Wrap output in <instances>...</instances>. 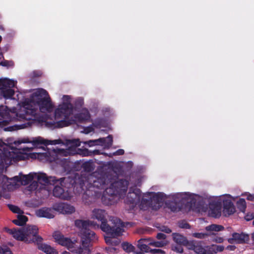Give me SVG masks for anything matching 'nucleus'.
Wrapping results in <instances>:
<instances>
[{"mask_svg": "<svg viewBox=\"0 0 254 254\" xmlns=\"http://www.w3.org/2000/svg\"><path fill=\"white\" fill-rule=\"evenodd\" d=\"M118 177L111 173L99 174L94 172L85 178V181L80 179L79 185L82 190L84 186L88 189L84 193L83 200L87 195H90V191L92 188L104 189L106 188L101 200L106 205H112L117 203L120 198L124 197L126 194L128 186V181L126 179L116 180Z\"/></svg>", "mask_w": 254, "mask_h": 254, "instance_id": "nucleus-1", "label": "nucleus"}, {"mask_svg": "<svg viewBox=\"0 0 254 254\" xmlns=\"http://www.w3.org/2000/svg\"><path fill=\"white\" fill-rule=\"evenodd\" d=\"M38 108L43 113L50 112L53 108L48 92L42 88L38 89L30 95L29 98H26L21 102V110L16 115L19 120L25 122L5 127L4 130L12 131L30 127L34 123Z\"/></svg>", "mask_w": 254, "mask_h": 254, "instance_id": "nucleus-2", "label": "nucleus"}, {"mask_svg": "<svg viewBox=\"0 0 254 254\" xmlns=\"http://www.w3.org/2000/svg\"><path fill=\"white\" fill-rule=\"evenodd\" d=\"M107 213L105 210L95 209L93 211V218L101 222V229L110 237L116 238L122 235L124 228L128 223H124L120 219L113 217L111 221L113 224L111 226L107 223Z\"/></svg>", "mask_w": 254, "mask_h": 254, "instance_id": "nucleus-3", "label": "nucleus"}, {"mask_svg": "<svg viewBox=\"0 0 254 254\" xmlns=\"http://www.w3.org/2000/svg\"><path fill=\"white\" fill-rule=\"evenodd\" d=\"M27 158L25 154L19 152L16 148H10L3 141L0 140V164L7 167L12 162H17L25 160Z\"/></svg>", "mask_w": 254, "mask_h": 254, "instance_id": "nucleus-4", "label": "nucleus"}, {"mask_svg": "<svg viewBox=\"0 0 254 254\" xmlns=\"http://www.w3.org/2000/svg\"><path fill=\"white\" fill-rule=\"evenodd\" d=\"M75 225L80 229L82 246L85 249L88 248L91 242L96 239L95 233L89 229L90 227H94L95 224L90 220H76Z\"/></svg>", "mask_w": 254, "mask_h": 254, "instance_id": "nucleus-5", "label": "nucleus"}, {"mask_svg": "<svg viewBox=\"0 0 254 254\" xmlns=\"http://www.w3.org/2000/svg\"><path fill=\"white\" fill-rule=\"evenodd\" d=\"M73 106L70 103H63L60 105L55 111V117L57 121L56 127H63L71 124V120L68 119L69 116L72 114Z\"/></svg>", "mask_w": 254, "mask_h": 254, "instance_id": "nucleus-6", "label": "nucleus"}, {"mask_svg": "<svg viewBox=\"0 0 254 254\" xmlns=\"http://www.w3.org/2000/svg\"><path fill=\"white\" fill-rule=\"evenodd\" d=\"M35 178H36L40 184L55 185L57 183H59L61 185H65L66 182H69L70 184L74 183L73 180L71 177L61 178L58 179L54 176L48 177L45 173L34 174Z\"/></svg>", "mask_w": 254, "mask_h": 254, "instance_id": "nucleus-7", "label": "nucleus"}, {"mask_svg": "<svg viewBox=\"0 0 254 254\" xmlns=\"http://www.w3.org/2000/svg\"><path fill=\"white\" fill-rule=\"evenodd\" d=\"M16 82L13 80L6 78L0 79V99H2V97L5 99L12 98L15 92L13 88L15 86Z\"/></svg>", "mask_w": 254, "mask_h": 254, "instance_id": "nucleus-8", "label": "nucleus"}, {"mask_svg": "<svg viewBox=\"0 0 254 254\" xmlns=\"http://www.w3.org/2000/svg\"><path fill=\"white\" fill-rule=\"evenodd\" d=\"M74 181V183L70 184L69 182H66L65 185H61L57 183L53 190V195L63 200H69L71 198V195L67 189L73 187L77 184L75 179L71 177Z\"/></svg>", "mask_w": 254, "mask_h": 254, "instance_id": "nucleus-9", "label": "nucleus"}, {"mask_svg": "<svg viewBox=\"0 0 254 254\" xmlns=\"http://www.w3.org/2000/svg\"><path fill=\"white\" fill-rule=\"evenodd\" d=\"M25 235V242L28 244H39L42 242L43 238L38 235V228L35 225H28L23 228Z\"/></svg>", "mask_w": 254, "mask_h": 254, "instance_id": "nucleus-10", "label": "nucleus"}, {"mask_svg": "<svg viewBox=\"0 0 254 254\" xmlns=\"http://www.w3.org/2000/svg\"><path fill=\"white\" fill-rule=\"evenodd\" d=\"M61 142L60 139H55L53 140L45 139L42 137L38 136L37 137L33 138L32 140H30L28 138L23 139L20 141L17 142L18 144L22 143H31L34 146L40 147L41 145H44L47 146L48 145H56L59 144Z\"/></svg>", "mask_w": 254, "mask_h": 254, "instance_id": "nucleus-11", "label": "nucleus"}, {"mask_svg": "<svg viewBox=\"0 0 254 254\" xmlns=\"http://www.w3.org/2000/svg\"><path fill=\"white\" fill-rule=\"evenodd\" d=\"M141 196V192L140 189L130 188L125 201L126 203L132 204L134 206L140 202Z\"/></svg>", "mask_w": 254, "mask_h": 254, "instance_id": "nucleus-12", "label": "nucleus"}, {"mask_svg": "<svg viewBox=\"0 0 254 254\" xmlns=\"http://www.w3.org/2000/svg\"><path fill=\"white\" fill-rule=\"evenodd\" d=\"M53 237L59 245L66 247L70 252H74L75 244L70 239L64 237L60 232H55L53 234Z\"/></svg>", "mask_w": 254, "mask_h": 254, "instance_id": "nucleus-13", "label": "nucleus"}, {"mask_svg": "<svg viewBox=\"0 0 254 254\" xmlns=\"http://www.w3.org/2000/svg\"><path fill=\"white\" fill-rule=\"evenodd\" d=\"M209 214L214 218H218L221 214L222 202L220 200H211L209 204Z\"/></svg>", "mask_w": 254, "mask_h": 254, "instance_id": "nucleus-14", "label": "nucleus"}, {"mask_svg": "<svg viewBox=\"0 0 254 254\" xmlns=\"http://www.w3.org/2000/svg\"><path fill=\"white\" fill-rule=\"evenodd\" d=\"M249 241V236L243 233H234L232 237L228 239V243L231 244L248 243Z\"/></svg>", "mask_w": 254, "mask_h": 254, "instance_id": "nucleus-15", "label": "nucleus"}, {"mask_svg": "<svg viewBox=\"0 0 254 254\" xmlns=\"http://www.w3.org/2000/svg\"><path fill=\"white\" fill-rule=\"evenodd\" d=\"M54 205L53 207H42L36 211V215L39 217H44L48 219H52L55 217Z\"/></svg>", "mask_w": 254, "mask_h": 254, "instance_id": "nucleus-16", "label": "nucleus"}, {"mask_svg": "<svg viewBox=\"0 0 254 254\" xmlns=\"http://www.w3.org/2000/svg\"><path fill=\"white\" fill-rule=\"evenodd\" d=\"M54 209L63 214H71L75 211L73 206L66 203H56L54 205Z\"/></svg>", "mask_w": 254, "mask_h": 254, "instance_id": "nucleus-17", "label": "nucleus"}, {"mask_svg": "<svg viewBox=\"0 0 254 254\" xmlns=\"http://www.w3.org/2000/svg\"><path fill=\"white\" fill-rule=\"evenodd\" d=\"M223 213L225 216H229L235 212V207L232 200L228 198H223L222 200Z\"/></svg>", "mask_w": 254, "mask_h": 254, "instance_id": "nucleus-18", "label": "nucleus"}, {"mask_svg": "<svg viewBox=\"0 0 254 254\" xmlns=\"http://www.w3.org/2000/svg\"><path fill=\"white\" fill-rule=\"evenodd\" d=\"M151 207L154 210L159 209L162 203V196L161 194L156 193L150 197Z\"/></svg>", "mask_w": 254, "mask_h": 254, "instance_id": "nucleus-19", "label": "nucleus"}, {"mask_svg": "<svg viewBox=\"0 0 254 254\" xmlns=\"http://www.w3.org/2000/svg\"><path fill=\"white\" fill-rule=\"evenodd\" d=\"M74 118L79 123L87 121L90 118V113L87 109H83L74 115Z\"/></svg>", "mask_w": 254, "mask_h": 254, "instance_id": "nucleus-20", "label": "nucleus"}, {"mask_svg": "<svg viewBox=\"0 0 254 254\" xmlns=\"http://www.w3.org/2000/svg\"><path fill=\"white\" fill-rule=\"evenodd\" d=\"M34 178V174H29L23 175L22 177L15 176L13 179L17 182H20L23 185H27L31 183Z\"/></svg>", "mask_w": 254, "mask_h": 254, "instance_id": "nucleus-21", "label": "nucleus"}, {"mask_svg": "<svg viewBox=\"0 0 254 254\" xmlns=\"http://www.w3.org/2000/svg\"><path fill=\"white\" fill-rule=\"evenodd\" d=\"M37 245L38 249L46 254H58L57 251L50 245L42 244V242Z\"/></svg>", "mask_w": 254, "mask_h": 254, "instance_id": "nucleus-22", "label": "nucleus"}, {"mask_svg": "<svg viewBox=\"0 0 254 254\" xmlns=\"http://www.w3.org/2000/svg\"><path fill=\"white\" fill-rule=\"evenodd\" d=\"M149 242L148 239H141L137 242V247L141 251L148 253L150 248L148 245Z\"/></svg>", "mask_w": 254, "mask_h": 254, "instance_id": "nucleus-23", "label": "nucleus"}, {"mask_svg": "<svg viewBox=\"0 0 254 254\" xmlns=\"http://www.w3.org/2000/svg\"><path fill=\"white\" fill-rule=\"evenodd\" d=\"M172 236L173 241L178 245L184 246L186 243L187 239L182 235L175 233L172 234Z\"/></svg>", "mask_w": 254, "mask_h": 254, "instance_id": "nucleus-24", "label": "nucleus"}, {"mask_svg": "<svg viewBox=\"0 0 254 254\" xmlns=\"http://www.w3.org/2000/svg\"><path fill=\"white\" fill-rule=\"evenodd\" d=\"M28 218L27 216L20 214H18L17 219L13 220L12 222L16 225L22 226L26 224Z\"/></svg>", "mask_w": 254, "mask_h": 254, "instance_id": "nucleus-25", "label": "nucleus"}, {"mask_svg": "<svg viewBox=\"0 0 254 254\" xmlns=\"http://www.w3.org/2000/svg\"><path fill=\"white\" fill-rule=\"evenodd\" d=\"M25 235L23 228L18 229H15L12 237L18 241L25 242Z\"/></svg>", "mask_w": 254, "mask_h": 254, "instance_id": "nucleus-26", "label": "nucleus"}, {"mask_svg": "<svg viewBox=\"0 0 254 254\" xmlns=\"http://www.w3.org/2000/svg\"><path fill=\"white\" fill-rule=\"evenodd\" d=\"M167 205L168 207L174 212L180 211L182 209L180 203L174 201H171L167 203Z\"/></svg>", "mask_w": 254, "mask_h": 254, "instance_id": "nucleus-27", "label": "nucleus"}, {"mask_svg": "<svg viewBox=\"0 0 254 254\" xmlns=\"http://www.w3.org/2000/svg\"><path fill=\"white\" fill-rule=\"evenodd\" d=\"M98 142H99L101 145L105 144L106 143V139L105 138H100L98 139L89 140L84 142V144L91 147L98 144Z\"/></svg>", "mask_w": 254, "mask_h": 254, "instance_id": "nucleus-28", "label": "nucleus"}, {"mask_svg": "<svg viewBox=\"0 0 254 254\" xmlns=\"http://www.w3.org/2000/svg\"><path fill=\"white\" fill-rule=\"evenodd\" d=\"M122 248L127 253L132 252L135 254V253H137V252L135 251V247L132 244L127 242H123L122 244Z\"/></svg>", "mask_w": 254, "mask_h": 254, "instance_id": "nucleus-29", "label": "nucleus"}, {"mask_svg": "<svg viewBox=\"0 0 254 254\" xmlns=\"http://www.w3.org/2000/svg\"><path fill=\"white\" fill-rule=\"evenodd\" d=\"M207 231L219 232L224 230V227L221 225L211 224L205 227Z\"/></svg>", "mask_w": 254, "mask_h": 254, "instance_id": "nucleus-30", "label": "nucleus"}, {"mask_svg": "<svg viewBox=\"0 0 254 254\" xmlns=\"http://www.w3.org/2000/svg\"><path fill=\"white\" fill-rule=\"evenodd\" d=\"M237 207L238 209L240 210V211L242 212H245L247 205L246 202L244 198H240L236 203Z\"/></svg>", "mask_w": 254, "mask_h": 254, "instance_id": "nucleus-31", "label": "nucleus"}, {"mask_svg": "<svg viewBox=\"0 0 254 254\" xmlns=\"http://www.w3.org/2000/svg\"><path fill=\"white\" fill-rule=\"evenodd\" d=\"M81 166L83 170L86 172H91L94 170L93 162L91 161L84 162Z\"/></svg>", "mask_w": 254, "mask_h": 254, "instance_id": "nucleus-32", "label": "nucleus"}, {"mask_svg": "<svg viewBox=\"0 0 254 254\" xmlns=\"http://www.w3.org/2000/svg\"><path fill=\"white\" fill-rule=\"evenodd\" d=\"M67 143L71 147H77L80 145L81 142L79 139H74L68 140Z\"/></svg>", "mask_w": 254, "mask_h": 254, "instance_id": "nucleus-33", "label": "nucleus"}, {"mask_svg": "<svg viewBox=\"0 0 254 254\" xmlns=\"http://www.w3.org/2000/svg\"><path fill=\"white\" fill-rule=\"evenodd\" d=\"M7 206L9 209L14 213L20 214L23 213V211L20 209V208L17 206L12 204H8Z\"/></svg>", "mask_w": 254, "mask_h": 254, "instance_id": "nucleus-34", "label": "nucleus"}, {"mask_svg": "<svg viewBox=\"0 0 254 254\" xmlns=\"http://www.w3.org/2000/svg\"><path fill=\"white\" fill-rule=\"evenodd\" d=\"M197 241L195 240L188 241L187 240L186 243H185L184 246H187L189 249L193 250L195 249V247L197 244Z\"/></svg>", "mask_w": 254, "mask_h": 254, "instance_id": "nucleus-35", "label": "nucleus"}, {"mask_svg": "<svg viewBox=\"0 0 254 254\" xmlns=\"http://www.w3.org/2000/svg\"><path fill=\"white\" fill-rule=\"evenodd\" d=\"M0 254H13L10 249L7 246H2L0 247Z\"/></svg>", "mask_w": 254, "mask_h": 254, "instance_id": "nucleus-36", "label": "nucleus"}, {"mask_svg": "<svg viewBox=\"0 0 254 254\" xmlns=\"http://www.w3.org/2000/svg\"><path fill=\"white\" fill-rule=\"evenodd\" d=\"M124 153H125V151L124 149H119L113 153H110L109 154H108V153H104V154L106 155V156L112 157L113 156L122 155L124 154Z\"/></svg>", "mask_w": 254, "mask_h": 254, "instance_id": "nucleus-37", "label": "nucleus"}, {"mask_svg": "<svg viewBox=\"0 0 254 254\" xmlns=\"http://www.w3.org/2000/svg\"><path fill=\"white\" fill-rule=\"evenodd\" d=\"M78 154L82 155V156H91V151L87 148L83 149H79Z\"/></svg>", "mask_w": 254, "mask_h": 254, "instance_id": "nucleus-38", "label": "nucleus"}, {"mask_svg": "<svg viewBox=\"0 0 254 254\" xmlns=\"http://www.w3.org/2000/svg\"><path fill=\"white\" fill-rule=\"evenodd\" d=\"M193 251L198 254H202L204 253L205 250L201 246L199 245L198 243H197Z\"/></svg>", "mask_w": 254, "mask_h": 254, "instance_id": "nucleus-39", "label": "nucleus"}, {"mask_svg": "<svg viewBox=\"0 0 254 254\" xmlns=\"http://www.w3.org/2000/svg\"><path fill=\"white\" fill-rule=\"evenodd\" d=\"M192 236L196 238L201 239L206 238L208 236V234L203 233H192Z\"/></svg>", "mask_w": 254, "mask_h": 254, "instance_id": "nucleus-40", "label": "nucleus"}, {"mask_svg": "<svg viewBox=\"0 0 254 254\" xmlns=\"http://www.w3.org/2000/svg\"><path fill=\"white\" fill-rule=\"evenodd\" d=\"M179 226L183 229H190V225L185 220H182L179 222Z\"/></svg>", "mask_w": 254, "mask_h": 254, "instance_id": "nucleus-41", "label": "nucleus"}, {"mask_svg": "<svg viewBox=\"0 0 254 254\" xmlns=\"http://www.w3.org/2000/svg\"><path fill=\"white\" fill-rule=\"evenodd\" d=\"M141 204L142 206L145 205L146 207H151V202L150 201V198L148 199L142 197L141 201Z\"/></svg>", "mask_w": 254, "mask_h": 254, "instance_id": "nucleus-42", "label": "nucleus"}, {"mask_svg": "<svg viewBox=\"0 0 254 254\" xmlns=\"http://www.w3.org/2000/svg\"><path fill=\"white\" fill-rule=\"evenodd\" d=\"M13 64H14L12 61H9L6 60H4L0 63V65L6 67L12 66L13 65Z\"/></svg>", "mask_w": 254, "mask_h": 254, "instance_id": "nucleus-43", "label": "nucleus"}, {"mask_svg": "<svg viewBox=\"0 0 254 254\" xmlns=\"http://www.w3.org/2000/svg\"><path fill=\"white\" fill-rule=\"evenodd\" d=\"M148 245L156 247H162L164 246V243L162 242H153L148 243Z\"/></svg>", "mask_w": 254, "mask_h": 254, "instance_id": "nucleus-44", "label": "nucleus"}, {"mask_svg": "<svg viewBox=\"0 0 254 254\" xmlns=\"http://www.w3.org/2000/svg\"><path fill=\"white\" fill-rule=\"evenodd\" d=\"M245 219L248 221L254 219V212L248 213L245 215Z\"/></svg>", "mask_w": 254, "mask_h": 254, "instance_id": "nucleus-45", "label": "nucleus"}, {"mask_svg": "<svg viewBox=\"0 0 254 254\" xmlns=\"http://www.w3.org/2000/svg\"><path fill=\"white\" fill-rule=\"evenodd\" d=\"M182 245H179L177 246L174 247L173 250L175 251H176L177 252L181 253H183L184 251V249L183 247H182Z\"/></svg>", "mask_w": 254, "mask_h": 254, "instance_id": "nucleus-46", "label": "nucleus"}, {"mask_svg": "<svg viewBox=\"0 0 254 254\" xmlns=\"http://www.w3.org/2000/svg\"><path fill=\"white\" fill-rule=\"evenodd\" d=\"M108 142L106 145L108 147H110L113 143V137L111 135H109L107 137Z\"/></svg>", "mask_w": 254, "mask_h": 254, "instance_id": "nucleus-47", "label": "nucleus"}, {"mask_svg": "<svg viewBox=\"0 0 254 254\" xmlns=\"http://www.w3.org/2000/svg\"><path fill=\"white\" fill-rule=\"evenodd\" d=\"M161 231L162 232H164L165 233H168V234H169V233H171V232H172V230L171 229H170L167 226H163L162 227V228H161Z\"/></svg>", "mask_w": 254, "mask_h": 254, "instance_id": "nucleus-48", "label": "nucleus"}, {"mask_svg": "<svg viewBox=\"0 0 254 254\" xmlns=\"http://www.w3.org/2000/svg\"><path fill=\"white\" fill-rule=\"evenodd\" d=\"M166 238V236L165 234L162 233H159L157 234L156 238L158 240H164Z\"/></svg>", "mask_w": 254, "mask_h": 254, "instance_id": "nucleus-49", "label": "nucleus"}, {"mask_svg": "<svg viewBox=\"0 0 254 254\" xmlns=\"http://www.w3.org/2000/svg\"><path fill=\"white\" fill-rule=\"evenodd\" d=\"M74 253H75L77 254H83V249L81 247H78L77 248L74 249Z\"/></svg>", "mask_w": 254, "mask_h": 254, "instance_id": "nucleus-50", "label": "nucleus"}, {"mask_svg": "<svg viewBox=\"0 0 254 254\" xmlns=\"http://www.w3.org/2000/svg\"><path fill=\"white\" fill-rule=\"evenodd\" d=\"M104 153H101L100 151L99 150H94L92 151H91V156L95 155H100V154H103L106 156V155Z\"/></svg>", "mask_w": 254, "mask_h": 254, "instance_id": "nucleus-51", "label": "nucleus"}, {"mask_svg": "<svg viewBox=\"0 0 254 254\" xmlns=\"http://www.w3.org/2000/svg\"><path fill=\"white\" fill-rule=\"evenodd\" d=\"M162 252V251L160 249H149V252H150L151 254H158V253H161Z\"/></svg>", "mask_w": 254, "mask_h": 254, "instance_id": "nucleus-52", "label": "nucleus"}, {"mask_svg": "<svg viewBox=\"0 0 254 254\" xmlns=\"http://www.w3.org/2000/svg\"><path fill=\"white\" fill-rule=\"evenodd\" d=\"M4 230L7 233H9V234H11V235H12L13 236L14 231L15 230V228H14V229H9L8 228L5 227L4 228Z\"/></svg>", "mask_w": 254, "mask_h": 254, "instance_id": "nucleus-53", "label": "nucleus"}, {"mask_svg": "<svg viewBox=\"0 0 254 254\" xmlns=\"http://www.w3.org/2000/svg\"><path fill=\"white\" fill-rule=\"evenodd\" d=\"M247 195V199L248 200L253 201L254 200V194H251L249 193H246Z\"/></svg>", "mask_w": 254, "mask_h": 254, "instance_id": "nucleus-54", "label": "nucleus"}, {"mask_svg": "<svg viewBox=\"0 0 254 254\" xmlns=\"http://www.w3.org/2000/svg\"><path fill=\"white\" fill-rule=\"evenodd\" d=\"M224 239L223 238L220 237H217L215 238V242L217 243H223Z\"/></svg>", "mask_w": 254, "mask_h": 254, "instance_id": "nucleus-55", "label": "nucleus"}, {"mask_svg": "<svg viewBox=\"0 0 254 254\" xmlns=\"http://www.w3.org/2000/svg\"><path fill=\"white\" fill-rule=\"evenodd\" d=\"M9 122L8 121L6 120H3L1 122H0V126L1 127H4L6 126L8 124Z\"/></svg>", "mask_w": 254, "mask_h": 254, "instance_id": "nucleus-56", "label": "nucleus"}, {"mask_svg": "<svg viewBox=\"0 0 254 254\" xmlns=\"http://www.w3.org/2000/svg\"><path fill=\"white\" fill-rule=\"evenodd\" d=\"M93 129L91 127H86L84 130L86 133H88L92 131Z\"/></svg>", "mask_w": 254, "mask_h": 254, "instance_id": "nucleus-57", "label": "nucleus"}, {"mask_svg": "<svg viewBox=\"0 0 254 254\" xmlns=\"http://www.w3.org/2000/svg\"><path fill=\"white\" fill-rule=\"evenodd\" d=\"M4 108H6V106H4L3 105H0V116H2L3 115V113L1 111Z\"/></svg>", "mask_w": 254, "mask_h": 254, "instance_id": "nucleus-58", "label": "nucleus"}, {"mask_svg": "<svg viewBox=\"0 0 254 254\" xmlns=\"http://www.w3.org/2000/svg\"><path fill=\"white\" fill-rule=\"evenodd\" d=\"M69 99V97L68 95H64L63 96V99L64 100H68Z\"/></svg>", "mask_w": 254, "mask_h": 254, "instance_id": "nucleus-59", "label": "nucleus"}, {"mask_svg": "<svg viewBox=\"0 0 254 254\" xmlns=\"http://www.w3.org/2000/svg\"><path fill=\"white\" fill-rule=\"evenodd\" d=\"M105 241H106V242L107 243H109L110 238H107V237L105 238Z\"/></svg>", "mask_w": 254, "mask_h": 254, "instance_id": "nucleus-60", "label": "nucleus"}, {"mask_svg": "<svg viewBox=\"0 0 254 254\" xmlns=\"http://www.w3.org/2000/svg\"><path fill=\"white\" fill-rule=\"evenodd\" d=\"M63 254H71L68 252L64 251L63 253Z\"/></svg>", "mask_w": 254, "mask_h": 254, "instance_id": "nucleus-61", "label": "nucleus"}, {"mask_svg": "<svg viewBox=\"0 0 254 254\" xmlns=\"http://www.w3.org/2000/svg\"><path fill=\"white\" fill-rule=\"evenodd\" d=\"M252 238L253 240L254 241V232L252 234Z\"/></svg>", "mask_w": 254, "mask_h": 254, "instance_id": "nucleus-62", "label": "nucleus"}, {"mask_svg": "<svg viewBox=\"0 0 254 254\" xmlns=\"http://www.w3.org/2000/svg\"><path fill=\"white\" fill-rule=\"evenodd\" d=\"M23 150H29V148H28V147H26V148H23Z\"/></svg>", "mask_w": 254, "mask_h": 254, "instance_id": "nucleus-63", "label": "nucleus"}, {"mask_svg": "<svg viewBox=\"0 0 254 254\" xmlns=\"http://www.w3.org/2000/svg\"><path fill=\"white\" fill-rule=\"evenodd\" d=\"M224 248L223 247H220V251H222L223 250Z\"/></svg>", "mask_w": 254, "mask_h": 254, "instance_id": "nucleus-64", "label": "nucleus"}]
</instances>
